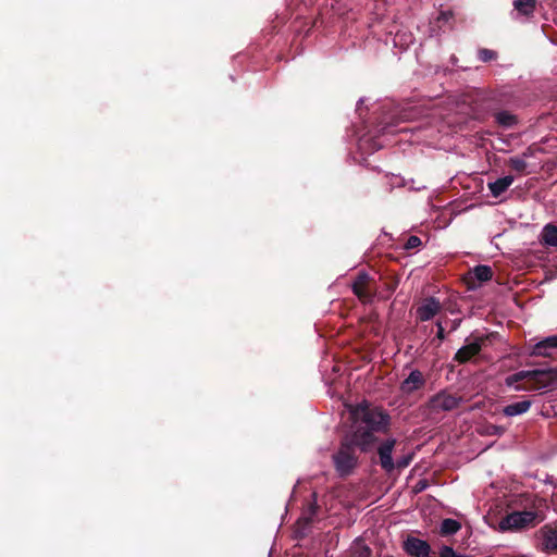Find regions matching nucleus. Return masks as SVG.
<instances>
[{"instance_id":"obj_30","label":"nucleus","mask_w":557,"mask_h":557,"mask_svg":"<svg viewBox=\"0 0 557 557\" xmlns=\"http://www.w3.org/2000/svg\"><path fill=\"white\" fill-rule=\"evenodd\" d=\"M376 418L383 419V418H388V416L381 411V412H377Z\"/></svg>"},{"instance_id":"obj_9","label":"nucleus","mask_w":557,"mask_h":557,"mask_svg":"<svg viewBox=\"0 0 557 557\" xmlns=\"http://www.w3.org/2000/svg\"><path fill=\"white\" fill-rule=\"evenodd\" d=\"M425 384L423 374L419 370H412L409 375L400 383L403 394L409 395L420 389Z\"/></svg>"},{"instance_id":"obj_1","label":"nucleus","mask_w":557,"mask_h":557,"mask_svg":"<svg viewBox=\"0 0 557 557\" xmlns=\"http://www.w3.org/2000/svg\"><path fill=\"white\" fill-rule=\"evenodd\" d=\"M388 420H351L344 442L361 451H371L380 436L388 431Z\"/></svg>"},{"instance_id":"obj_28","label":"nucleus","mask_w":557,"mask_h":557,"mask_svg":"<svg viewBox=\"0 0 557 557\" xmlns=\"http://www.w3.org/2000/svg\"><path fill=\"white\" fill-rule=\"evenodd\" d=\"M411 460H412V455H407V456H404L403 458H400L399 460H397L395 466H397L398 468H406L409 466Z\"/></svg>"},{"instance_id":"obj_20","label":"nucleus","mask_w":557,"mask_h":557,"mask_svg":"<svg viewBox=\"0 0 557 557\" xmlns=\"http://www.w3.org/2000/svg\"><path fill=\"white\" fill-rule=\"evenodd\" d=\"M544 546L546 550H557V530L547 529L544 532Z\"/></svg>"},{"instance_id":"obj_8","label":"nucleus","mask_w":557,"mask_h":557,"mask_svg":"<svg viewBox=\"0 0 557 557\" xmlns=\"http://www.w3.org/2000/svg\"><path fill=\"white\" fill-rule=\"evenodd\" d=\"M441 310L440 301L430 297L424 299L421 305L417 308V317L421 321H429L434 318Z\"/></svg>"},{"instance_id":"obj_10","label":"nucleus","mask_w":557,"mask_h":557,"mask_svg":"<svg viewBox=\"0 0 557 557\" xmlns=\"http://www.w3.org/2000/svg\"><path fill=\"white\" fill-rule=\"evenodd\" d=\"M482 343V337H474L470 339L465 346L460 347L457 350L455 359L459 362L468 361L471 357H473L481 350Z\"/></svg>"},{"instance_id":"obj_18","label":"nucleus","mask_w":557,"mask_h":557,"mask_svg":"<svg viewBox=\"0 0 557 557\" xmlns=\"http://www.w3.org/2000/svg\"><path fill=\"white\" fill-rule=\"evenodd\" d=\"M471 274L479 282L490 281L493 276L492 268L484 264L474 267Z\"/></svg>"},{"instance_id":"obj_15","label":"nucleus","mask_w":557,"mask_h":557,"mask_svg":"<svg viewBox=\"0 0 557 557\" xmlns=\"http://www.w3.org/2000/svg\"><path fill=\"white\" fill-rule=\"evenodd\" d=\"M536 7V0H515L513 8L519 15L530 17L533 15Z\"/></svg>"},{"instance_id":"obj_19","label":"nucleus","mask_w":557,"mask_h":557,"mask_svg":"<svg viewBox=\"0 0 557 557\" xmlns=\"http://www.w3.org/2000/svg\"><path fill=\"white\" fill-rule=\"evenodd\" d=\"M461 528V524L454 519H444L441 523V533L443 535H453L457 533Z\"/></svg>"},{"instance_id":"obj_12","label":"nucleus","mask_w":557,"mask_h":557,"mask_svg":"<svg viewBox=\"0 0 557 557\" xmlns=\"http://www.w3.org/2000/svg\"><path fill=\"white\" fill-rule=\"evenodd\" d=\"M554 349H557V335L547 336L535 343L532 347L531 355L548 357Z\"/></svg>"},{"instance_id":"obj_16","label":"nucleus","mask_w":557,"mask_h":557,"mask_svg":"<svg viewBox=\"0 0 557 557\" xmlns=\"http://www.w3.org/2000/svg\"><path fill=\"white\" fill-rule=\"evenodd\" d=\"M348 411L351 418H374L373 413L370 410V405L366 400L361 401L360 404H357L356 406H348Z\"/></svg>"},{"instance_id":"obj_6","label":"nucleus","mask_w":557,"mask_h":557,"mask_svg":"<svg viewBox=\"0 0 557 557\" xmlns=\"http://www.w3.org/2000/svg\"><path fill=\"white\" fill-rule=\"evenodd\" d=\"M396 440L395 438H388L384 441L379 447H377V454L380 457V463L381 467L386 472H392L395 468V463L392 458V453L395 447Z\"/></svg>"},{"instance_id":"obj_24","label":"nucleus","mask_w":557,"mask_h":557,"mask_svg":"<svg viewBox=\"0 0 557 557\" xmlns=\"http://www.w3.org/2000/svg\"><path fill=\"white\" fill-rule=\"evenodd\" d=\"M421 244H422L421 239L418 236L412 235L407 239V242L405 244V249H407V250L414 249V248H418Z\"/></svg>"},{"instance_id":"obj_3","label":"nucleus","mask_w":557,"mask_h":557,"mask_svg":"<svg viewBox=\"0 0 557 557\" xmlns=\"http://www.w3.org/2000/svg\"><path fill=\"white\" fill-rule=\"evenodd\" d=\"M537 513L535 511H513L504 517L499 522L502 531H518L536 524Z\"/></svg>"},{"instance_id":"obj_27","label":"nucleus","mask_w":557,"mask_h":557,"mask_svg":"<svg viewBox=\"0 0 557 557\" xmlns=\"http://www.w3.org/2000/svg\"><path fill=\"white\" fill-rule=\"evenodd\" d=\"M454 17V13L451 10L442 11L437 17L440 22H448Z\"/></svg>"},{"instance_id":"obj_14","label":"nucleus","mask_w":557,"mask_h":557,"mask_svg":"<svg viewBox=\"0 0 557 557\" xmlns=\"http://www.w3.org/2000/svg\"><path fill=\"white\" fill-rule=\"evenodd\" d=\"M531 407L530 400H520L504 407L503 412L508 417H516L525 413Z\"/></svg>"},{"instance_id":"obj_2","label":"nucleus","mask_w":557,"mask_h":557,"mask_svg":"<svg viewBox=\"0 0 557 557\" xmlns=\"http://www.w3.org/2000/svg\"><path fill=\"white\" fill-rule=\"evenodd\" d=\"M524 381L523 386H515L516 389H531L536 392H546L557 388V369H534L522 370L506 379L508 386Z\"/></svg>"},{"instance_id":"obj_21","label":"nucleus","mask_w":557,"mask_h":557,"mask_svg":"<svg viewBox=\"0 0 557 557\" xmlns=\"http://www.w3.org/2000/svg\"><path fill=\"white\" fill-rule=\"evenodd\" d=\"M496 121L499 125L510 127L516 123V117L507 111H500L496 114Z\"/></svg>"},{"instance_id":"obj_4","label":"nucleus","mask_w":557,"mask_h":557,"mask_svg":"<svg viewBox=\"0 0 557 557\" xmlns=\"http://www.w3.org/2000/svg\"><path fill=\"white\" fill-rule=\"evenodd\" d=\"M349 447L344 443L343 447L333 455L335 470L341 476L350 474L357 465V458L349 450Z\"/></svg>"},{"instance_id":"obj_11","label":"nucleus","mask_w":557,"mask_h":557,"mask_svg":"<svg viewBox=\"0 0 557 557\" xmlns=\"http://www.w3.org/2000/svg\"><path fill=\"white\" fill-rule=\"evenodd\" d=\"M404 548L407 554L414 557H429L431 552L430 545L425 541L417 537L407 539Z\"/></svg>"},{"instance_id":"obj_7","label":"nucleus","mask_w":557,"mask_h":557,"mask_svg":"<svg viewBox=\"0 0 557 557\" xmlns=\"http://www.w3.org/2000/svg\"><path fill=\"white\" fill-rule=\"evenodd\" d=\"M370 276L366 272H360L352 283L354 294L363 302H371L373 293L369 289L368 284Z\"/></svg>"},{"instance_id":"obj_25","label":"nucleus","mask_w":557,"mask_h":557,"mask_svg":"<svg viewBox=\"0 0 557 557\" xmlns=\"http://www.w3.org/2000/svg\"><path fill=\"white\" fill-rule=\"evenodd\" d=\"M440 557H466V556L456 553L450 546H443L440 552Z\"/></svg>"},{"instance_id":"obj_22","label":"nucleus","mask_w":557,"mask_h":557,"mask_svg":"<svg viewBox=\"0 0 557 557\" xmlns=\"http://www.w3.org/2000/svg\"><path fill=\"white\" fill-rule=\"evenodd\" d=\"M509 164L513 170H516L518 172H522L527 168V162H525L524 158H520V157L510 158Z\"/></svg>"},{"instance_id":"obj_23","label":"nucleus","mask_w":557,"mask_h":557,"mask_svg":"<svg viewBox=\"0 0 557 557\" xmlns=\"http://www.w3.org/2000/svg\"><path fill=\"white\" fill-rule=\"evenodd\" d=\"M496 58V52L488 49H481L479 51V59L483 62H488L491 60H494Z\"/></svg>"},{"instance_id":"obj_5","label":"nucleus","mask_w":557,"mask_h":557,"mask_svg":"<svg viewBox=\"0 0 557 557\" xmlns=\"http://www.w3.org/2000/svg\"><path fill=\"white\" fill-rule=\"evenodd\" d=\"M460 399L451 394L442 392L430 400V408L434 412L449 411L458 407Z\"/></svg>"},{"instance_id":"obj_32","label":"nucleus","mask_w":557,"mask_h":557,"mask_svg":"<svg viewBox=\"0 0 557 557\" xmlns=\"http://www.w3.org/2000/svg\"><path fill=\"white\" fill-rule=\"evenodd\" d=\"M362 101H363V99H362V98H360V99H359V101H358V106H359L360 103H362Z\"/></svg>"},{"instance_id":"obj_13","label":"nucleus","mask_w":557,"mask_h":557,"mask_svg":"<svg viewBox=\"0 0 557 557\" xmlns=\"http://www.w3.org/2000/svg\"><path fill=\"white\" fill-rule=\"evenodd\" d=\"M515 177L512 175H506L497 178L494 182L487 184L491 195L495 198L504 194L513 183Z\"/></svg>"},{"instance_id":"obj_26","label":"nucleus","mask_w":557,"mask_h":557,"mask_svg":"<svg viewBox=\"0 0 557 557\" xmlns=\"http://www.w3.org/2000/svg\"><path fill=\"white\" fill-rule=\"evenodd\" d=\"M478 431L487 435L500 433V429L496 425L479 426Z\"/></svg>"},{"instance_id":"obj_17","label":"nucleus","mask_w":557,"mask_h":557,"mask_svg":"<svg viewBox=\"0 0 557 557\" xmlns=\"http://www.w3.org/2000/svg\"><path fill=\"white\" fill-rule=\"evenodd\" d=\"M541 239L547 246H557V226L550 224L544 226L541 233Z\"/></svg>"},{"instance_id":"obj_31","label":"nucleus","mask_w":557,"mask_h":557,"mask_svg":"<svg viewBox=\"0 0 557 557\" xmlns=\"http://www.w3.org/2000/svg\"><path fill=\"white\" fill-rule=\"evenodd\" d=\"M530 156H531V153H527V152L523 153V157H530Z\"/></svg>"},{"instance_id":"obj_29","label":"nucleus","mask_w":557,"mask_h":557,"mask_svg":"<svg viewBox=\"0 0 557 557\" xmlns=\"http://www.w3.org/2000/svg\"><path fill=\"white\" fill-rule=\"evenodd\" d=\"M436 326H437V337L440 339H444L445 338V331H444L443 324L441 322H437Z\"/></svg>"}]
</instances>
